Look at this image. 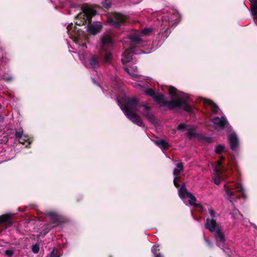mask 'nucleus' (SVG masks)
I'll list each match as a JSON object with an SVG mask.
<instances>
[{
    "label": "nucleus",
    "mask_w": 257,
    "mask_h": 257,
    "mask_svg": "<svg viewBox=\"0 0 257 257\" xmlns=\"http://www.w3.org/2000/svg\"><path fill=\"white\" fill-rule=\"evenodd\" d=\"M96 14V11L91 9L89 7H84L82 9V13H80L77 15V18L83 19L85 22L90 23L91 20V18Z\"/></svg>",
    "instance_id": "9"
},
{
    "label": "nucleus",
    "mask_w": 257,
    "mask_h": 257,
    "mask_svg": "<svg viewBox=\"0 0 257 257\" xmlns=\"http://www.w3.org/2000/svg\"><path fill=\"white\" fill-rule=\"evenodd\" d=\"M186 127V125L185 124H180L178 126V129L179 130H183Z\"/></svg>",
    "instance_id": "34"
},
{
    "label": "nucleus",
    "mask_w": 257,
    "mask_h": 257,
    "mask_svg": "<svg viewBox=\"0 0 257 257\" xmlns=\"http://www.w3.org/2000/svg\"><path fill=\"white\" fill-rule=\"evenodd\" d=\"M158 246L154 245L152 248V251L156 255V254H158V252L159 251V249H158Z\"/></svg>",
    "instance_id": "30"
},
{
    "label": "nucleus",
    "mask_w": 257,
    "mask_h": 257,
    "mask_svg": "<svg viewBox=\"0 0 257 257\" xmlns=\"http://www.w3.org/2000/svg\"><path fill=\"white\" fill-rule=\"evenodd\" d=\"M206 228L211 232H215L221 230L219 224L217 223L214 218H207L205 223Z\"/></svg>",
    "instance_id": "11"
},
{
    "label": "nucleus",
    "mask_w": 257,
    "mask_h": 257,
    "mask_svg": "<svg viewBox=\"0 0 257 257\" xmlns=\"http://www.w3.org/2000/svg\"><path fill=\"white\" fill-rule=\"evenodd\" d=\"M93 81L94 83H96V81L95 80L93 79Z\"/></svg>",
    "instance_id": "43"
},
{
    "label": "nucleus",
    "mask_w": 257,
    "mask_h": 257,
    "mask_svg": "<svg viewBox=\"0 0 257 257\" xmlns=\"http://www.w3.org/2000/svg\"><path fill=\"white\" fill-rule=\"evenodd\" d=\"M173 16H171L172 17ZM172 18H171V20H170V18L168 17V16L166 17L164 16L163 17L162 19V25L166 27H169L171 25H172L174 23L172 22Z\"/></svg>",
    "instance_id": "18"
},
{
    "label": "nucleus",
    "mask_w": 257,
    "mask_h": 257,
    "mask_svg": "<svg viewBox=\"0 0 257 257\" xmlns=\"http://www.w3.org/2000/svg\"><path fill=\"white\" fill-rule=\"evenodd\" d=\"M152 32V29L151 28H147L143 30L140 34L139 36L134 35L133 36H136L139 37L141 39L140 37H144L150 35Z\"/></svg>",
    "instance_id": "20"
},
{
    "label": "nucleus",
    "mask_w": 257,
    "mask_h": 257,
    "mask_svg": "<svg viewBox=\"0 0 257 257\" xmlns=\"http://www.w3.org/2000/svg\"><path fill=\"white\" fill-rule=\"evenodd\" d=\"M206 242L207 243L208 245L209 246H211L212 244H211V243L210 242V241L209 240H206Z\"/></svg>",
    "instance_id": "40"
},
{
    "label": "nucleus",
    "mask_w": 257,
    "mask_h": 257,
    "mask_svg": "<svg viewBox=\"0 0 257 257\" xmlns=\"http://www.w3.org/2000/svg\"><path fill=\"white\" fill-rule=\"evenodd\" d=\"M100 45L101 55H104L105 62L110 64L112 58V54L110 50L112 46V41L110 36H102L101 39Z\"/></svg>",
    "instance_id": "5"
},
{
    "label": "nucleus",
    "mask_w": 257,
    "mask_h": 257,
    "mask_svg": "<svg viewBox=\"0 0 257 257\" xmlns=\"http://www.w3.org/2000/svg\"><path fill=\"white\" fill-rule=\"evenodd\" d=\"M253 4L251 7L252 15L257 18V0H253Z\"/></svg>",
    "instance_id": "24"
},
{
    "label": "nucleus",
    "mask_w": 257,
    "mask_h": 257,
    "mask_svg": "<svg viewBox=\"0 0 257 257\" xmlns=\"http://www.w3.org/2000/svg\"><path fill=\"white\" fill-rule=\"evenodd\" d=\"M203 102L205 105H208L211 107L212 111L214 113L217 114L219 113L220 111L219 107L212 100L205 98L203 100Z\"/></svg>",
    "instance_id": "16"
},
{
    "label": "nucleus",
    "mask_w": 257,
    "mask_h": 257,
    "mask_svg": "<svg viewBox=\"0 0 257 257\" xmlns=\"http://www.w3.org/2000/svg\"><path fill=\"white\" fill-rule=\"evenodd\" d=\"M228 140L231 149L233 150H235L238 145V139L235 134H231L230 135Z\"/></svg>",
    "instance_id": "17"
},
{
    "label": "nucleus",
    "mask_w": 257,
    "mask_h": 257,
    "mask_svg": "<svg viewBox=\"0 0 257 257\" xmlns=\"http://www.w3.org/2000/svg\"><path fill=\"white\" fill-rule=\"evenodd\" d=\"M155 257H162V256L160 253H158L155 255Z\"/></svg>",
    "instance_id": "41"
},
{
    "label": "nucleus",
    "mask_w": 257,
    "mask_h": 257,
    "mask_svg": "<svg viewBox=\"0 0 257 257\" xmlns=\"http://www.w3.org/2000/svg\"><path fill=\"white\" fill-rule=\"evenodd\" d=\"M179 177H175L174 179V184L175 186L177 188L179 187V184L177 183V181L179 180Z\"/></svg>",
    "instance_id": "31"
},
{
    "label": "nucleus",
    "mask_w": 257,
    "mask_h": 257,
    "mask_svg": "<svg viewBox=\"0 0 257 257\" xmlns=\"http://www.w3.org/2000/svg\"><path fill=\"white\" fill-rule=\"evenodd\" d=\"M124 70L134 79H137L141 76V75L137 74V68L136 67H126L124 68Z\"/></svg>",
    "instance_id": "15"
},
{
    "label": "nucleus",
    "mask_w": 257,
    "mask_h": 257,
    "mask_svg": "<svg viewBox=\"0 0 257 257\" xmlns=\"http://www.w3.org/2000/svg\"><path fill=\"white\" fill-rule=\"evenodd\" d=\"M144 93L147 95L152 96L153 98L154 96L156 95L155 94V91L152 89L151 88L147 89L146 90H145Z\"/></svg>",
    "instance_id": "25"
},
{
    "label": "nucleus",
    "mask_w": 257,
    "mask_h": 257,
    "mask_svg": "<svg viewBox=\"0 0 257 257\" xmlns=\"http://www.w3.org/2000/svg\"><path fill=\"white\" fill-rule=\"evenodd\" d=\"M50 257H59L54 251H53L50 254Z\"/></svg>",
    "instance_id": "35"
},
{
    "label": "nucleus",
    "mask_w": 257,
    "mask_h": 257,
    "mask_svg": "<svg viewBox=\"0 0 257 257\" xmlns=\"http://www.w3.org/2000/svg\"><path fill=\"white\" fill-rule=\"evenodd\" d=\"M188 135L190 137H192L195 135V130L193 128H188Z\"/></svg>",
    "instance_id": "29"
},
{
    "label": "nucleus",
    "mask_w": 257,
    "mask_h": 257,
    "mask_svg": "<svg viewBox=\"0 0 257 257\" xmlns=\"http://www.w3.org/2000/svg\"><path fill=\"white\" fill-rule=\"evenodd\" d=\"M48 215L50 216H56V214H55L54 213H52V212H49L48 213Z\"/></svg>",
    "instance_id": "37"
},
{
    "label": "nucleus",
    "mask_w": 257,
    "mask_h": 257,
    "mask_svg": "<svg viewBox=\"0 0 257 257\" xmlns=\"http://www.w3.org/2000/svg\"><path fill=\"white\" fill-rule=\"evenodd\" d=\"M179 197L184 199L186 197H188L190 199L189 203L190 205L196 206L197 204L196 203V199L195 197L190 192L188 191L184 185L182 186L181 188L179 190Z\"/></svg>",
    "instance_id": "8"
},
{
    "label": "nucleus",
    "mask_w": 257,
    "mask_h": 257,
    "mask_svg": "<svg viewBox=\"0 0 257 257\" xmlns=\"http://www.w3.org/2000/svg\"><path fill=\"white\" fill-rule=\"evenodd\" d=\"M80 48L82 50H83L84 48H86V44H83L82 45L80 46Z\"/></svg>",
    "instance_id": "38"
},
{
    "label": "nucleus",
    "mask_w": 257,
    "mask_h": 257,
    "mask_svg": "<svg viewBox=\"0 0 257 257\" xmlns=\"http://www.w3.org/2000/svg\"><path fill=\"white\" fill-rule=\"evenodd\" d=\"M10 216L8 214L3 215L0 216V223L6 222L10 219Z\"/></svg>",
    "instance_id": "26"
},
{
    "label": "nucleus",
    "mask_w": 257,
    "mask_h": 257,
    "mask_svg": "<svg viewBox=\"0 0 257 257\" xmlns=\"http://www.w3.org/2000/svg\"><path fill=\"white\" fill-rule=\"evenodd\" d=\"M212 122L216 128L223 129L227 127L229 124L224 116L221 117H216L212 119Z\"/></svg>",
    "instance_id": "10"
},
{
    "label": "nucleus",
    "mask_w": 257,
    "mask_h": 257,
    "mask_svg": "<svg viewBox=\"0 0 257 257\" xmlns=\"http://www.w3.org/2000/svg\"><path fill=\"white\" fill-rule=\"evenodd\" d=\"M84 63L87 67L96 68L99 65L98 58L96 56H92Z\"/></svg>",
    "instance_id": "13"
},
{
    "label": "nucleus",
    "mask_w": 257,
    "mask_h": 257,
    "mask_svg": "<svg viewBox=\"0 0 257 257\" xmlns=\"http://www.w3.org/2000/svg\"><path fill=\"white\" fill-rule=\"evenodd\" d=\"M130 43V46L126 49L122 55L121 61L123 64L131 61L134 54H136L134 50L135 44H139L142 42V39L136 36H130L127 41H124V47L128 46L127 43Z\"/></svg>",
    "instance_id": "4"
},
{
    "label": "nucleus",
    "mask_w": 257,
    "mask_h": 257,
    "mask_svg": "<svg viewBox=\"0 0 257 257\" xmlns=\"http://www.w3.org/2000/svg\"><path fill=\"white\" fill-rule=\"evenodd\" d=\"M224 158L221 157L220 160H218L215 166H214V171L215 173V175L213 177V180L214 183L216 185H219L221 180H223L224 177L223 176L225 169L221 166V162L224 160Z\"/></svg>",
    "instance_id": "6"
},
{
    "label": "nucleus",
    "mask_w": 257,
    "mask_h": 257,
    "mask_svg": "<svg viewBox=\"0 0 257 257\" xmlns=\"http://www.w3.org/2000/svg\"><path fill=\"white\" fill-rule=\"evenodd\" d=\"M32 251L34 253H37L39 251V245L36 244L32 246Z\"/></svg>",
    "instance_id": "28"
},
{
    "label": "nucleus",
    "mask_w": 257,
    "mask_h": 257,
    "mask_svg": "<svg viewBox=\"0 0 257 257\" xmlns=\"http://www.w3.org/2000/svg\"><path fill=\"white\" fill-rule=\"evenodd\" d=\"M144 108L145 109L144 115L147 117L151 121H153L154 120L153 116L149 113L151 110L150 107L145 105L144 106Z\"/></svg>",
    "instance_id": "22"
},
{
    "label": "nucleus",
    "mask_w": 257,
    "mask_h": 257,
    "mask_svg": "<svg viewBox=\"0 0 257 257\" xmlns=\"http://www.w3.org/2000/svg\"><path fill=\"white\" fill-rule=\"evenodd\" d=\"M183 165L182 163H180L176 165V168L173 171V175L175 177H179L178 175L183 171Z\"/></svg>",
    "instance_id": "19"
},
{
    "label": "nucleus",
    "mask_w": 257,
    "mask_h": 257,
    "mask_svg": "<svg viewBox=\"0 0 257 257\" xmlns=\"http://www.w3.org/2000/svg\"><path fill=\"white\" fill-rule=\"evenodd\" d=\"M126 20V17L118 13H115L112 18L107 20V23L115 28H119L121 25L125 23Z\"/></svg>",
    "instance_id": "7"
},
{
    "label": "nucleus",
    "mask_w": 257,
    "mask_h": 257,
    "mask_svg": "<svg viewBox=\"0 0 257 257\" xmlns=\"http://www.w3.org/2000/svg\"><path fill=\"white\" fill-rule=\"evenodd\" d=\"M102 27V25L100 23H97L89 25L87 30L89 34L96 35L100 32Z\"/></svg>",
    "instance_id": "12"
},
{
    "label": "nucleus",
    "mask_w": 257,
    "mask_h": 257,
    "mask_svg": "<svg viewBox=\"0 0 257 257\" xmlns=\"http://www.w3.org/2000/svg\"><path fill=\"white\" fill-rule=\"evenodd\" d=\"M156 144L161 148L163 150L167 149L168 147V144L164 140H160L155 142Z\"/></svg>",
    "instance_id": "21"
},
{
    "label": "nucleus",
    "mask_w": 257,
    "mask_h": 257,
    "mask_svg": "<svg viewBox=\"0 0 257 257\" xmlns=\"http://www.w3.org/2000/svg\"><path fill=\"white\" fill-rule=\"evenodd\" d=\"M209 213L210 215L211 218H214L215 217V212L212 209H210L209 210Z\"/></svg>",
    "instance_id": "33"
},
{
    "label": "nucleus",
    "mask_w": 257,
    "mask_h": 257,
    "mask_svg": "<svg viewBox=\"0 0 257 257\" xmlns=\"http://www.w3.org/2000/svg\"><path fill=\"white\" fill-rule=\"evenodd\" d=\"M28 138L27 136H23V140H22V141L24 142V144L25 143V142H26V141H27V140H28Z\"/></svg>",
    "instance_id": "36"
},
{
    "label": "nucleus",
    "mask_w": 257,
    "mask_h": 257,
    "mask_svg": "<svg viewBox=\"0 0 257 257\" xmlns=\"http://www.w3.org/2000/svg\"><path fill=\"white\" fill-rule=\"evenodd\" d=\"M168 91L169 94L172 97H182L179 99H174L171 101H166L163 94H158L154 96V101L160 106H167L170 109L175 107L182 106L185 110L187 111H191V107L187 103V101L188 99V97L187 96H182V93H178L177 90L173 86H169Z\"/></svg>",
    "instance_id": "1"
},
{
    "label": "nucleus",
    "mask_w": 257,
    "mask_h": 257,
    "mask_svg": "<svg viewBox=\"0 0 257 257\" xmlns=\"http://www.w3.org/2000/svg\"><path fill=\"white\" fill-rule=\"evenodd\" d=\"M138 86L141 88H143L142 86H141L140 85H138Z\"/></svg>",
    "instance_id": "42"
},
{
    "label": "nucleus",
    "mask_w": 257,
    "mask_h": 257,
    "mask_svg": "<svg viewBox=\"0 0 257 257\" xmlns=\"http://www.w3.org/2000/svg\"><path fill=\"white\" fill-rule=\"evenodd\" d=\"M216 233L217 234L215 236V239L216 240L217 245L220 247H223L225 242L224 234L221 231V229L217 231Z\"/></svg>",
    "instance_id": "14"
},
{
    "label": "nucleus",
    "mask_w": 257,
    "mask_h": 257,
    "mask_svg": "<svg viewBox=\"0 0 257 257\" xmlns=\"http://www.w3.org/2000/svg\"><path fill=\"white\" fill-rule=\"evenodd\" d=\"M224 147L223 146L218 145L216 146L215 151L217 154H220L224 151Z\"/></svg>",
    "instance_id": "27"
},
{
    "label": "nucleus",
    "mask_w": 257,
    "mask_h": 257,
    "mask_svg": "<svg viewBox=\"0 0 257 257\" xmlns=\"http://www.w3.org/2000/svg\"><path fill=\"white\" fill-rule=\"evenodd\" d=\"M138 102L135 98L128 99L126 105L123 106H120L121 110L125 113V115L133 123L140 126H142L144 125L141 118L135 113L138 110Z\"/></svg>",
    "instance_id": "2"
},
{
    "label": "nucleus",
    "mask_w": 257,
    "mask_h": 257,
    "mask_svg": "<svg viewBox=\"0 0 257 257\" xmlns=\"http://www.w3.org/2000/svg\"><path fill=\"white\" fill-rule=\"evenodd\" d=\"M23 135V131L22 129L19 131H17L15 133V138L19 139V142L21 144H24V142L22 141Z\"/></svg>",
    "instance_id": "23"
},
{
    "label": "nucleus",
    "mask_w": 257,
    "mask_h": 257,
    "mask_svg": "<svg viewBox=\"0 0 257 257\" xmlns=\"http://www.w3.org/2000/svg\"><path fill=\"white\" fill-rule=\"evenodd\" d=\"M224 189L226 198L231 202L236 201L240 197L246 198L245 190L241 184L236 183L232 185H224Z\"/></svg>",
    "instance_id": "3"
},
{
    "label": "nucleus",
    "mask_w": 257,
    "mask_h": 257,
    "mask_svg": "<svg viewBox=\"0 0 257 257\" xmlns=\"http://www.w3.org/2000/svg\"><path fill=\"white\" fill-rule=\"evenodd\" d=\"M73 26V25L71 24V25H69L67 27V30H68V31L69 32L70 31V30H71V28Z\"/></svg>",
    "instance_id": "39"
},
{
    "label": "nucleus",
    "mask_w": 257,
    "mask_h": 257,
    "mask_svg": "<svg viewBox=\"0 0 257 257\" xmlns=\"http://www.w3.org/2000/svg\"><path fill=\"white\" fill-rule=\"evenodd\" d=\"M5 253H6V254L9 256H11L14 254L13 251H12L11 250H7L6 251Z\"/></svg>",
    "instance_id": "32"
}]
</instances>
